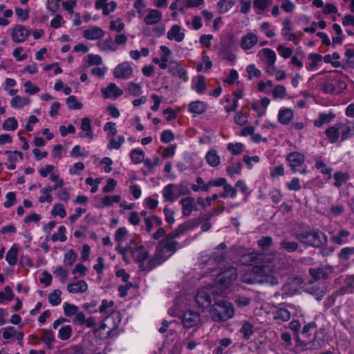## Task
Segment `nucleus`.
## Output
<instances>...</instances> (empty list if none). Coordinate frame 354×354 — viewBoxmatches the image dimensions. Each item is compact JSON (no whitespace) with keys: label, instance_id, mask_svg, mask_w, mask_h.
Masks as SVG:
<instances>
[{"label":"nucleus","instance_id":"1","mask_svg":"<svg viewBox=\"0 0 354 354\" xmlns=\"http://www.w3.org/2000/svg\"><path fill=\"white\" fill-rule=\"evenodd\" d=\"M234 308L231 303L221 300L216 302L212 307L210 314L215 322H224L234 316Z\"/></svg>","mask_w":354,"mask_h":354},{"label":"nucleus","instance_id":"2","mask_svg":"<svg viewBox=\"0 0 354 354\" xmlns=\"http://www.w3.org/2000/svg\"><path fill=\"white\" fill-rule=\"evenodd\" d=\"M269 270V268L266 265L254 266L251 270L243 273L241 276L240 280L248 285L263 283L265 282V275Z\"/></svg>","mask_w":354,"mask_h":354},{"label":"nucleus","instance_id":"3","mask_svg":"<svg viewBox=\"0 0 354 354\" xmlns=\"http://www.w3.org/2000/svg\"><path fill=\"white\" fill-rule=\"evenodd\" d=\"M324 82L322 83L320 89L326 93L337 94L346 88V82L338 75H329L324 77Z\"/></svg>","mask_w":354,"mask_h":354},{"label":"nucleus","instance_id":"4","mask_svg":"<svg viewBox=\"0 0 354 354\" xmlns=\"http://www.w3.org/2000/svg\"><path fill=\"white\" fill-rule=\"evenodd\" d=\"M327 239L324 232L316 230L311 232V247L319 248L322 257L330 254L332 250L326 247Z\"/></svg>","mask_w":354,"mask_h":354},{"label":"nucleus","instance_id":"5","mask_svg":"<svg viewBox=\"0 0 354 354\" xmlns=\"http://www.w3.org/2000/svg\"><path fill=\"white\" fill-rule=\"evenodd\" d=\"M237 270L234 267L230 266L223 270L217 279L218 286L221 291L225 290L237 279Z\"/></svg>","mask_w":354,"mask_h":354},{"label":"nucleus","instance_id":"6","mask_svg":"<svg viewBox=\"0 0 354 354\" xmlns=\"http://www.w3.org/2000/svg\"><path fill=\"white\" fill-rule=\"evenodd\" d=\"M286 160L289 163V166L293 172L299 171L297 167H301L305 160L304 156L299 152L290 153L287 157ZM301 174H306L307 172L306 169H302L299 170Z\"/></svg>","mask_w":354,"mask_h":354},{"label":"nucleus","instance_id":"7","mask_svg":"<svg viewBox=\"0 0 354 354\" xmlns=\"http://www.w3.org/2000/svg\"><path fill=\"white\" fill-rule=\"evenodd\" d=\"M133 69L128 62L118 64L113 70V75L116 78L129 79L132 76Z\"/></svg>","mask_w":354,"mask_h":354},{"label":"nucleus","instance_id":"8","mask_svg":"<svg viewBox=\"0 0 354 354\" xmlns=\"http://www.w3.org/2000/svg\"><path fill=\"white\" fill-rule=\"evenodd\" d=\"M200 322V315L194 311L187 310L183 315L182 323L185 328H190L196 326Z\"/></svg>","mask_w":354,"mask_h":354},{"label":"nucleus","instance_id":"9","mask_svg":"<svg viewBox=\"0 0 354 354\" xmlns=\"http://www.w3.org/2000/svg\"><path fill=\"white\" fill-rule=\"evenodd\" d=\"M30 33V32L24 26L17 25L12 32V40L16 43L24 42Z\"/></svg>","mask_w":354,"mask_h":354},{"label":"nucleus","instance_id":"10","mask_svg":"<svg viewBox=\"0 0 354 354\" xmlns=\"http://www.w3.org/2000/svg\"><path fill=\"white\" fill-rule=\"evenodd\" d=\"M195 301L199 308H206L209 307L212 303V300L208 290H199L195 296Z\"/></svg>","mask_w":354,"mask_h":354},{"label":"nucleus","instance_id":"11","mask_svg":"<svg viewBox=\"0 0 354 354\" xmlns=\"http://www.w3.org/2000/svg\"><path fill=\"white\" fill-rule=\"evenodd\" d=\"M175 237L169 233L165 236V238L160 241L163 247L167 249V252H171V254H174L180 248V243L175 240Z\"/></svg>","mask_w":354,"mask_h":354},{"label":"nucleus","instance_id":"12","mask_svg":"<svg viewBox=\"0 0 354 354\" xmlns=\"http://www.w3.org/2000/svg\"><path fill=\"white\" fill-rule=\"evenodd\" d=\"M102 94L104 98L115 99L123 94V91L114 83H110L106 88L102 89Z\"/></svg>","mask_w":354,"mask_h":354},{"label":"nucleus","instance_id":"13","mask_svg":"<svg viewBox=\"0 0 354 354\" xmlns=\"http://www.w3.org/2000/svg\"><path fill=\"white\" fill-rule=\"evenodd\" d=\"M337 124L342 140H345L354 135V124L353 122H338Z\"/></svg>","mask_w":354,"mask_h":354},{"label":"nucleus","instance_id":"14","mask_svg":"<svg viewBox=\"0 0 354 354\" xmlns=\"http://www.w3.org/2000/svg\"><path fill=\"white\" fill-rule=\"evenodd\" d=\"M131 253L133 259L140 264L144 263L145 260L149 257V252L145 250L143 245L133 248L131 250Z\"/></svg>","mask_w":354,"mask_h":354},{"label":"nucleus","instance_id":"15","mask_svg":"<svg viewBox=\"0 0 354 354\" xmlns=\"http://www.w3.org/2000/svg\"><path fill=\"white\" fill-rule=\"evenodd\" d=\"M169 71L174 75L183 79L184 81H187L188 80L186 71L180 67L179 64L176 62L171 61L169 62Z\"/></svg>","mask_w":354,"mask_h":354},{"label":"nucleus","instance_id":"16","mask_svg":"<svg viewBox=\"0 0 354 354\" xmlns=\"http://www.w3.org/2000/svg\"><path fill=\"white\" fill-rule=\"evenodd\" d=\"M81 129L83 131L82 133H80V136L81 138H88L90 140L93 139L94 134L92 131L91 121L88 118H84L82 120Z\"/></svg>","mask_w":354,"mask_h":354},{"label":"nucleus","instance_id":"17","mask_svg":"<svg viewBox=\"0 0 354 354\" xmlns=\"http://www.w3.org/2000/svg\"><path fill=\"white\" fill-rule=\"evenodd\" d=\"M328 277V274L322 268L311 269V285L315 282H324Z\"/></svg>","mask_w":354,"mask_h":354},{"label":"nucleus","instance_id":"18","mask_svg":"<svg viewBox=\"0 0 354 354\" xmlns=\"http://www.w3.org/2000/svg\"><path fill=\"white\" fill-rule=\"evenodd\" d=\"M104 35V30L97 26H94L84 31V37L87 39L95 40L102 38Z\"/></svg>","mask_w":354,"mask_h":354},{"label":"nucleus","instance_id":"19","mask_svg":"<svg viewBox=\"0 0 354 354\" xmlns=\"http://www.w3.org/2000/svg\"><path fill=\"white\" fill-rule=\"evenodd\" d=\"M184 37L185 34L181 32V27L179 25H174L167 32V38L177 42L182 41Z\"/></svg>","mask_w":354,"mask_h":354},{"label":"nucleus","instance_id":"20","mask_svg":"<svg viewBox=\"0 0 354 354\" xmlns=\"http://www.w3.org/2000/svg\"><path fill=\"white\" fill-rule=\"evenodd\" d=\"M283 28L281 30V35L283 38L288 41H294L296 39V35L291 32L292 28L290 26V21L286 18L283 21Z\"/></svg>","mask_w":354,"mask_h":354},{"label":"nucleus","instance_id":"21","mask_svg":"<svg viewBox=\"0 0 354 354\" xmlns=\"http://www.w3.org/2000/svg\"><path fill=\"white\" fill-rule=\"evenodd\" d=\"M162 13L155 9L149 10V13L144 18V21L147 25H153L161 20Z\"/></svg>","mask_w":354,"mask_h":354},{"label":"nucleus","instance_id":"22","mask_svg":"<svg viewBox=\"0 0 354 354\" xmlns=\"http://www.w3.org/2000/svg\"><path fill=\"white\" fill-rule=\"evenodd\" d=\"M88 289L87 283L83 281L80 280L75 283H69L67 286V290L70 293H84Z\"/></svg>","mask_w":354,"mask_h":354},{"label":"nucleus","instance_id":"23","mask_svg":"<svg viewBox=\"0 0 354 354\" xmlns=\"http://www.w3.org/2000/svg\"><path fill=\"white\" fill-rule=\"evenodd\" d=\"M325 330L320 329L315 333L314 339L312 342L311 349H319L324 344Z\"/></svg>","mask_w":354,"mask_h":354},{"label":"nucleus","instance_id":"24","mask_svg":"<svg viewBox=\"0 0 354 354\" xmlns=\"http://www.w3.org/2000/svg\"><path fill=\"white\" fill-rule=\"evenodd\" d=\"M257 42V37L253 34L250 33L243 37L241 39V46L243 49H250Z\"/></svg>","mask_w":354,"mask_h":354},{"label":"nucleus","instance_id":"25","mask_svg":"<svg viewBox=\"0 0 354 354\" xmlns=\"http://www.w3.org/2000/svg\"><path fill=\"white\" fill-rule=\"evenodd\" d=\"M41 339L44 342L48 349L53 348V344L55 342V335L51 330L44 329L41 330Z\"/></svg>","mask_w":354,"mask_h":354},{"label":"nucleus","instance_id":"26","mask_svg":"<svg viewBox=\"0 0 354 354\" xmlns=\"http://www.w3.org/2000/svg\"><path fill=\"white\" fill-rule=\"evenodd\" d=\"M194 198L192 197H187L181 199L180 203L183 206L182 212L185 216H188L192 212V206L194 205Z\"/></svg>","mask_w":354,"mask_h":354},{"label":"nucleus","instance_id":"27","mask_svg":"<svg viewBox=\"0 0 354 354\" xmlns=\"http://www.w3.org/2000/svg\"><path fill=\"white\" fill-rule=\"evenodd\" d=\"M207 162L212 167H216L220 164V156L218 155L216 150H209L205 156Z\"/></svg>","mask_w":354,"mask_h":354},{"label":"nucleus","instance_id":"28","mask_svg":"<svg viewBox=\"0 0 354 354\" xmlns=\"http://www.w3.org/2000/svg\"><path fill=\"white\" fill-rule=\"evenodd\" d=\"M339 129L338 124L337 123L334 126L330 127V128H328L326 130L325 133L330 142L334 143L337 141V140L340 136Z\"/></svg>","mask_w":354,"mask_h":354},{"label":"nucleus","instance_id":"29","mask_svg":"<svg viewBox=\"0 0 354 354\" xmlns=\"http://www.w3.org/2000/svg\"><path fill=\"white\" fill-rule=\"evenodd\" d=\"M241 95H239L236 97H232L230 96L225 97L222 100V104H224V109L225 111H234L237 108V100L241 98Z\"/></svg>","mask_w":354,"mask_h":354},{"label":"nucleus","instance_id":"30","mask_svg":"<svg viewBox=\"0 0 354 354\" xmlns=\"http://www.w3.org/2000/svg\"><path fill=\"white\" fill-rule=\"evenodd\" d=\"M326 291V286L324 282H319L318 286L316 285H311V295L316 297L318 301L324 296Z\"/></svg>","mask_w":354,"mask_h":354},{"label":"nucleus","instance_id":"31","mask_svg":"<svg viewBox=\"0 0 354 354\" xmlns=\"http://www.w3.org/2000/svg\"><path fill=\"white\" fill-rule=\"evenodd\" d=\"M279 246L281 249L285 250L288 252H293L298 249V243L295 241H289L288 239H285L281 241L279 243Z\"/></svg>","mask_w":354,"mask_h":354},{"label":"nucleus","instance_id":"32","mask_svg":"<svg viewBox=\"0 0 354 354\" xmlns=\"http://www.w3.org/2000/svg\"><path fill=\"white\" fill-rule=\"evenodd\" d=\"M315 167L322 174L326 175L328 179L331 178L333 169L331 167H328L322 160L317 159Z\"/></svg>","mask_w":354,"mask_h":354},{"label":"nucleus","instance_id":"33","mask_svg":"<svg viewBox=\"0 0 354 354\" xmlns=\"http://www.w3.org/2000/svg\"><path fill=\"white\" fill-rule=\"evenodd\" d=\"M162 263L158 258L154 255V257L149 259L147 264L145 265V263H141L139 265V268L141 271H145L148 272L149 270H151L153 268H154L158 265H160Z\"/></svg>","mask_w":354,"mask_h":354},{"label":"nucleus","instance_id":"34","mask_svg":"<svg viewBox=\"0 0 354 354\" xmlns=\"http://www.w3.org/2000/svg\"><path fill=\"white\" fill-rule=\"evenodd\" d=\"M29 102H30V99L28 97H22L19 95H16L11 100L10 104H11L12 107H13L15 109H21L24 106L28 104Z\"/></svg>","mask_w":354,"mask_h":354},{"label":"nucleus","instance_id":"35","mask_svg":"<svg viewBox=\"0 0 354 354\" xmlns=\"http://www.w3.org/2000/svg\"><path fill=\"white\" fill-rule=\"evenodd\" d=\"M240 333L245 339H249L254 333V326L250 322H245L241 329Z\"/></svg>","mask_w":354,"mask_h":354},{"label":"nucleus","instance_id":"36","mask_svg":"<svg viewBox=\"0 0 354 354\" xmlns=\"http://www.w3.org/2000/svg\"><path fill=\"white\" fill-rule=\"evenodd\" d=\"M192 88L198 93H205L206 90L205 77L203 75H198L196 82L192 85Z\"/></svg>","mask_w":354,"mask_h":354},{"label":"nucleus","instance_id":"37","mask_svg":"<svg viewBox=\"0 0 354 354\" xmlns=\"http://www.w3.org/2000/svg\"><path fill=\"white\" fill-rule=\"evenodd\" d=\"M98 46L102 50L115 51L118 47L115 45L111 37L98 43Z\"/></svg>","mask_w":354,"mask_h":354},{"label":"nucleus","instance_id":"38","mask_svg":"<svg viewBox=\"0 0 354 354\" xmlns=\"http://www.w3.org/2000/svg\"><path fill=\"white\" fill-rule=\"evenodd\" d=\"M62 291L59 289L55 290L53 292L49 293L48 296V302L53 306L59 305L62 299L60 297Z\"/></svg>","mask_w":354,"mask_h":354},{"label":"nucleus","instance_id":"39","mask_svg":"<svg viewBox=\"0 0 354 354\" xmlns=\"http://www.w3.org/2000/svg\"><path fill=\"white\" fill-rule=\"evenodd\" d=\"M350 235V232L346 230H340L335 235L331 237V241L338 245L343 244L345 241L344 238L348 237Z\"/></svg>","mask_w":354,"mask_h":354},{"label":"nucleus","instance_id":"40","mask_svg":"<svg viewBox=\"0 0 354 354\" xmlns=\"http://www.w3.org/2000/svg\"><path fill=\"white\" fill-rule=\"evenodd\" d=\"M130 158L133 163L138 164L144 160L145 153L140 149H134L130 153Z\"/></svg>","mask_w":354,"mask_h":354},{"label":"nucleus","instance_id":"41","mask_svg":"<svg viewBox=\"0 0 354 354\" xmlns=\"http://www.w3.org/2000/svg\"><path fill=\"white\" fill-rule=\"evenodd\" d=\"M18 250L16 247L12 246L7 252L6 259L10 266H15L17 261Z\"/></svg>","mask_w":354,"mask_h":354},{"label":"nucleus","instance_id":"42","mask_svg":"<svg viewBox=\"0 0 354 354\" xmlns=\"http://www.w3.org/2000/svg\"><path fill=\"white\" fill-rule=\"evenodd\" d=\"M175 187L174 184H169L165 187L162 190V196L165 201L173 202L175 196L173 192V188Z\"/></svg>","mask_w":354,"mask_h":354},{"label":"nucleus","instance_id":"43","mask_svg":"<svg viewBox=\"0 0 354 354\" xmlns=\"http://www.w3.org/2000/svg\"><path fill=\"white\" fill-rule=\"evenodd\" d=\"M335 117V115L330 112L328 114L322 113L319 115L318 120L314 121V124L316 127H321L323 124L330 122Z\"/></svg>","mask_w":354,"mask_h":354},{"label":"nucleus","instance_id":"44","mask_svg":"<svg viewBox=\"0 0 354 354\" xmlns=\"http://www.w3.org/2000/svg\"><path fill=\"white\" fill-rule=\"evenodd\" d=\"M354 254L353 247H345L341 249L337 256L343 261H346L350 259V257Z\"/></svg>","mask_w":354,"mask_h":354},{"label":"nucleus","instance_id":"45","mask_svg":"<svg viewBox=\"0 0 354 354\" xmlns=\"http://www.w3.org/2000/svg\"><path fill=\"white\" fill-rule=\"evenodd\" d=\"M167 249L163 247L162 244H161L160 242L158 243V245L156 247L155 256L156 258L159 259V261L162 263L165 261H166L169 255L166 254Z\"/></svg>","mask_w":354,"mask_h":354},{"label":"nucleus","instance_id":"46","mask_svg":"<svg viewBox=\"0 0 354 354\" xmlns=\"http://www.w3.org/2000/svg\"><path fill=\"white\" fill-rule=\"evenodd\" d=\"M339 55L337 53H334L332 55H326L324 57V60L326 63H331L333 67L337 68L340 66L339 61Z\"/></svg>","mask_w":354,"mask_h":354},{"label":"nucleus","instance_id":"47","mask_svg":"<svg viewBox=\"0 0 354 354\" xmlns=\"http://www.w3.org/2000/svg\"><path fill=\"white\" fill-rule=\"evenodd\" d=\"M236 195V189L234 187H232L230 184H226L223 187V192L220 194V196L222 198H227L228 196L231 198L235 197Z\"/></svg>","mask_w":354,"mask_h":354},{"label":"nucleus","instance_id":"48","mask_svg":"<svg viewBox=\"0 0 354 354\" xmlns=\"http://www.w3.org/2000/svg\"><path fill=\"white\" fill-rule=\"evenodd\" d=\"M224 209H225V207H222L218 212H216V211L211 212L208 215V216L206 218L205 221L201 225L202 231L203 232H206V231L209 230L211 228V227H212V225H211V223L209 222V221L212 218V217H213L214 216H217V215L221 214L224 211Z\"/></svg>","mask_w":354,"mask_h":354},{"label":"nucleus","instance_id":"49","mask_svg":"<svg viewBox=\"0 0 354 354\" xmlns=\"http://www.w3.org/2000/svg\"><path fill=\"white\" fill-rule=\"evenodd\" d=\"M274 319L287 322L290 319V313L286 308L278 309L274 314Z\"/></svg>","mask_w":354,"mask_h":354},{"label":"nucleus","instance_id":"50","mask_svg":"<svg viewBox=\"0 0 354 354\" xmlns=\"http://www.w3.org/2000/svg\"><path fill=\"white\" fill-rule=\"evenodd\" d=\"M262 254H257L255 253H250L248 254L243 255L242 257V261L243 263L254 264L259 260H262Z\"/></svg>","mask_w":354,"mask_h":354},{"label":"nucleus","instance_id":"51","mask_svg":"<svg viewBox=\"0 0 354 354\" xmlns=\"http://www.w3.org/2000/svg\"><path fill=\"white\" fill-rule=\"evenodd\" d=\"M66 227L64 225H61L58 228V233H54L51 237L53 241H60L64 242L66 241L67 237L65 235Z\"/></svg>","mask_w":354,"mask_h":354},{"label":"nucleus","instance_id":"52","mask_svg":"<svg viewBox=\"0 0 354 354\" xmlns=\"http://www.w3.org/2000/svg\"><path fill=\"white\" fill-rule=\"evenodd\" d=\"M17 127L18 122L15 118H9L3 123V129L6 131H15Z\"/></svg>","mask_w":354,"mask_h":354},{"label":"nucleus","instance_id":"53","mask_svg":"<svg viewBox=\"0 0 354 354\" xmlns=\"http://www.w3.org/2000/svg\"><path fill=\"white\" fill-rule=\"evenodd\" d=\"M64 313L66 317H71L75 315L79 310V308L73 304H70L68 302H65L63 304Z\"/></svg>","mask_w":354,"mask_h":354},{"label":"nucleus","instance_id":"54","mask_svg":"<svg viewBox=\"0 0 354 354\" xmlns=\"http://www.w3.org/2000/svg\"><path fill=\"white\" fill-rule=\"evenodd\" d=\"M235 0H221L218 3V7L221 12H225L231 9L235 4Z\"/></svg>","mask_w":354,"mask_h":354},{"label":"nucleus","instance_id":"55","mask_svg":"<svg viewBox=\"0 0 354 354\" xmlns=\"http://www.w3.org/2000/svg\"><path fill=\"white\" fill-rule=\"evenodd\" d=\"M72 328L71 326L67 325L62 327L59 330L58 337L62 340L68 339L71 336Z\"/></svg>","mask_w":354,"mask_h":354},{"label":"nucleus","instance_id":"56","mask_svg":"<svg viewBox=\"0 0 354 354\" xmlns=\"http://www.w3.org/2000/svg\"><path fill=\"white\" fill-rule=\"evenodd\" d=\"M263 53L264 54L266 58V63L268 65H273L276 61V55L275 53L270 48H263L262 50Z\"/></svg>","mask_w":354,"mask_h":354},{"label":"nucleus","instance_id":"57","mask_svg":"<svg viewBox=\"0 0 354 354\" xmlns=\"http://www.w3.org/2000/svg\"><path fill=\"white\" fill-rule=\"evenodd\" d=\"M66 104L70 109H81L83 107V104L77 102L76 97L73 95H71L66 99Z\"/></svg>","mask_w":354,"mask_h":354},{"label":"nucleus","instance_id":"58","mask_svg":"<svg viewBox=\"0 0 354 354\" xmlns=\"http://www.w3.org/2000/svg\"><path fill=\"white\" fill-rule=\"evenodd\" d=\"M51 214L53 216H59L61 218H64L66 215V210L62 204L54 205Z\"/></svg>","mask_w":354,"mask_h":354},{"label":"nucleus","instance_id":"59","mask_svg":"<svg viewBox=\"0 0 354 354\" xmlns=\"http://www.w3.org/2000/svg\"><path fill=\"white\" fill-rule=\"evenodd\" d=\"M309 236L310 232H296L295 234V237L301 243H302L304 245H306L307 246L310 245L309 242Z\"/></svg>","mask_w":354,"mask_h":354},{"label":"nucleus","instance_id":"60","mask_svg":"<svg viewBox=\"0 0 354 354\" xmlns=\"http://www.w3.org/2000/svg\"><path fill=\"white\" fill-rule=\"evenodd\" d=\"M335 183L334 185L337 187H340L343 183L346 182L348 176L346 174L342 172H336L334 176Z\"/></svg>","mask_w":354,"mask_h":354},{"label":"nucleus","instance_id":"61","mask_svg":"<svg viewBox=\"0 0 354 354\" xmlns=\"http://www.w3.org/2000/svg\"><path fill=\"white\" fill-rule=\"evenodd\" d=\"M293 118V112H279V121L283 124H287Z\"/></svg>","mask_w":354,"mask_h":354},{"label":"nucleus","instance_id":"62","mask_svg":"<svg viewBox=\"0 0 354 354\" xmlns=\"http://www.w3.org/2000/svg\"><path fill=\"white\" fill-rule=\"evenodd\" d=\"M121 200V198L120 196L118 195H115V196H106L103 199H102V204L106 206V207H110L111 205H112V204L113 203H120Z\"/></svg>","mask_w":354,"mask_h":354},{"label":"nucleus","instance_id":"63","mask_svg":"<svg viewBox=\"0 0 354 354\" xmlns=\"http://www.w3.org/2000/svg\"><path fill=\"white\" fill-rule=\"evenodd\" d=\"M227 149L234 155H239L243 152V145L240 142H237L236 144L230 143L227 145Z\"/></svg>","mask_w":354,"mask_h":354},{"label":"nucleus","instance_id":"64","mask_svg":"<svg viewBox=\"0 0 354 354\" xmlns=\"http://www.w3.org/2000/svg\"><path fill=\"white\" fill-rule=\"evenodd\" d=\"M273 241L270 236H263L258 241V245L263 250H266L272 245Z\"/></svg>","mask_w":354,"mask_h":354}]
</instances>
